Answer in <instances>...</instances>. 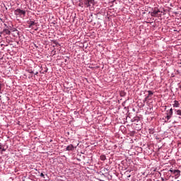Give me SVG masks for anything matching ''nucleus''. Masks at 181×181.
Wrapping results in <instances>:
<instances>
[{"mask_svg": "<svg viewBox=\"0 0 181 181\" xmlns=\"http://www.w3.org/2000/svg\"><path fill=\"white\" fill-rule=\"evenodd\" d=\"M40 177H42L43 179H45V174H43L42 173H40Z\"/></svg>", "mask_w": 181, "mask_h": 181, "instance_id": "13", "label": "nucleus"}, {"mask_svg": "<svg viewBox=\"0 0 181 181\" xmlns=\"http://www.w3.org/2000/svg\"><path fill=\"white\" fill-rule=\"evenodd\" d=\"M0 37H2V36L0 35Z\"/></svg>", "mask_w": 181, "mask_h": 181, "instance_id": "19", "label": "nucleus"}, {"mask_svg": "<svg viewBox=\"0 0 181 181\" xmlns=\"http://www.w3.org/2000/svg\"><path fill=\"white\" fill-rule=\"evenodd\" d=\"M66 151H74V146H73V144H70L66 148Z\"/></svg>", "mask_w": 181, "mask_h": 181, "instance_id": "7", "label": "nucleus"}, {"mask_svg": "<svg viewBox=\"0 0 181 181\" xmlns=\"http://www.w3.org/2000/svg\"><path fill=\"white\" fill-rule=\"evenodd\" d=\"M28 28H30L31 29H32V28H33V26H35V25H36V23H35V21H28Z\"/></svg>", "mask_w": 181, "mask_h": 181, "instance_id": "6", "label": "nucleus"}, {"mask_svg": "<svg viewBox=\"0 0 181 181\" xmlns=\"http://www.w3.org/2000/svg\"><path fill=\"white\" fill-rule=\"evenodd\" d=\"M102 160H104V158H103Z\"/></svg>", "mask_w": 181, "mask_h": 181, "instance_id": "17", "label": "nucleus"}, {"mask_svg": "<svg viewBox=\"0 0 181 181\" xmlns=\"http://www.w3.org/2000/svg\"><path fill=\"white\" fill-rule=\"evenodd\" d=\"M14 15L19 16V18H25V16H26V11L17 8L14 11Z\"/></svg>", "mask_w": 181, "mask_h": 181, "instance_id": "1", "label": "nucleus"}, {"mask_svg": "<svg viewBox=\"0 0 181 181\" xmlns=\"http://www.w3.org/2000/svg\"><path fill=\"white\" fill-rule=\"evenodd\" d=\"M0 93H2V83H0Z\"/></svg>", "mask_w": 181, "mask_h": 181, "instance_id": "14", "label": "nucleus"}, {"mask_svg": "<svg viewBox=\"0 0 181 181\" xmlns=\"http://www.w3.org/2000/svg\"><path fill=\"white\" fill-rule=\"evenodd\" d=\"M128 177H131V175H129Z\"/></svg>", "mask_w": 181, "mask_h": 181, "instance_id": "16", "label": "nucleus"}, {"mask_svg": "<svg viewBox=\"0 0 181 181\" xmlns=\"http://www.w3.org/2000/svg\"><path fill=\"white\" fill-rule=\"evenodd\" d=\"M177 115H180L181 117V110H175Z\"/></svg>", "mask_w": 181, "mask_h": 181, "instance_id": "11", "label": "nucleus"}, {"mask_svg": "<svg viewBox=\"0 0 181 181\" xmlns=\"http://www.w3.org/2000/svg\"><path fill=\"white\" fill-rule=\"evenodd\" d=\"M173 107H174V108H179L180 107V103H179V101L175 100Z\"/></svg>", "mask_w": 181, "mask_h": 181, "instance_id": "5", "label": "nucleus"}, {"mask_svg": "<svg viewBox=\"0 0 181 181\" xmlns=\"http://www.w3.org/2000/svg\"><path fill=\"white\" fill-rule=\"evenodd\" d=\"M166 115H167L165 117V119H167V121H169V119H170V118H172L173 115V109L170 108L169 110H168Z\"/></svg>", "mask_w": 181, "mask_h": 181, "instance_id": "3", "label": "nucleus"}, {"mask_svg": "<svg viewBox=\"0 0 181 181\" xmlns=\"http://www.w3.org/2000/svg\"><path fill=\"white\" fill-rule=\"evenodd\" d=\"M102 160H104V158H103Z\"/></svg>", "mask_w": 181, "mask_h": 181, "instance_id": "18", "label": "nucleus"}, {"mask_svg": "<svg viewBox=\"0 0 181 181\" xmlns=\"http://www.w3.org/2000/svg\"><path fill=\"white\" fill-rule=\"evenodd\" d=\"M170 172H171V173L173 175H175V176H177V177H179V176H180V170H179L170 169Z\"/></svg>", "mask_w": 181, "mask_h": 181, "instance_id": "4", "label": "nucleus"}, {"mask_svg": "<svg viewBox=\"0 0 181 181\" xmlns=\"http://www.w3.org/2000/svg\"><path fill=\"white\" fill-rule=\"evenodd\" d=\"M114 1H115V0H113L112 2H114Z\"/></svg>", "mask_w": 181, "mask_h": 181, "instance_id": "20", "label": "nucleus"}, {"mask_svg": "<svg viewBox=\"0 0 181 181\" xmlns=\"http://www.w3.org/2000/svg\"><path fill=\"white\" fill-rule=\"evenodd\" d=\"M148 95L147 97H152V95H153V92H152L151 90H148Z\"/></svg>", "mask_w": 181, "mask_h": 181, "instance_id": "12", "label": "nucleus"}, {"mask_svg": "<svg viewBox=\"0 0 181 181\" xmlns=\"http://www.w3.org/2000/svg\"><path fill=\"white\" fill-rule=\"evenodd\" d=\"M160 12V11H159V10H158V11L154 10V11L152 12L151 15H152L153 16H156V15H158Z\"/></svg>", "mask_w": 181, "mask_h": 181, "instance_id": "8", "label": "nucleus"}, {"mask_svg": "<svg viewBox=\"0 0 181 181\" xmlns=\"http://www.w3.org/2000/svg\"><path fill=\"white\" fill-rule=\"evenodd\" d=\"M0 151L2 153V152H5V151H6V149L4 148L2 144L0 143Z\"/></svg>", "mask_w": 181, "mask_h": 181, "instance_id": "10", "label": "nucleus"}, {"mask_svg": "<svg viewBox=\"0 0 181 181\" xmlns=\"http://www.w3.org/2000/svg\"><path fill=\"white\" fill-rule=\"evenodd\" d=\"M83 4L86 5V8H88L91 6V5L94 6V5H95V1H94V0H83Z\"/></svg>", "mask_w": 181, "mask_h": 181, "instance_id": "2", "label": "nucleus"}, {"mask_svg": "<svg viewBox=\"0 0 181 181\" xmlns=\"http://www.w3.org/2000/svg\"><path fill=\"white\" fill-rule=\"evenodd\" d=\"M2 33H4V35H11V31L8 29H4Z\"/></svg>", "mask_w": 181, "mask_h": 181, "instance_id": "9", "label": "nucleus"}, {"mask_svg": "<svg viewBox=\"0 0 181 181\" xmlns=\"http://www.w3.org/2000/svg\"><path fill=\"white\" fill-rule=\"evenodd\" d=\"M148 98H149V96H146L144 99V101H146V100H148Z\"/></svg>", "mask_w": 181, "mask_h": 181, "instance_id": "15", "label": "nucleus"}]
</instances>
